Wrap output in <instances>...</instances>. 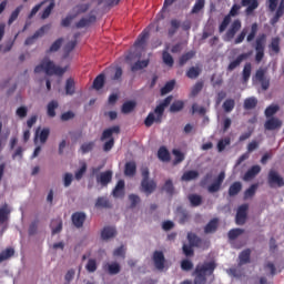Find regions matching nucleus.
<instances>
[{"label": "nucleus", "mask_w": 284, "mask_h": 284, "mask_svg": "<svg viewBox=\"0 0 284 284\" xmlns=\"http://www.w3.org/2000/svg\"><path fill=\"white\" fill-rule=\"evenodd\" d=\"M242 23L239 19L234 20L224 36V41H232L236 37V32L241 30Z\"/></svg>", "instance_id": "10"}, {"label": "nucleus", "mask_w": 284, "mask_h": 284, "mask_svg": "<svg viewBox=\"0 0 284 284\" xmlns=\"http://www.w3.org/2000/svg\"><path fill=\"white\" fill-rule=\"evenodd\" d=\"M142 192L150 196L156 190V182L154 180H142L141 182Z\"/></svg>", "instance_id": "14"}, {"label": "nucleus", "mask_w": 284, "mask_h": 284, "mask_svg": "<svg viewBox=\"0 0 284 284\" xmlns=\"http://www.w3.org/2000/svg\"><path fill=\"white\" fill-rule=\"evenodd\" d=\"M283 14H284V0H281L275 14L270 20L271 26H274L275 23L281 21V17H283Z\"/></svg>", "instance_id": "20"}, {"label": "nucleus", "mask_w": 284, "mask_h": 284, "mask_svg": "<svg viewBox=\"0 0 284 284\" xmlns=\"http://www.w3.org/2000/svg\"><path fill=\"white\" fill-rule=\"evenodd\" d=\"M283 126V121H281L278 118L272 116L264 123L265 130L274 131V130H281Z\"/></svg>", "instance_id": "13"}, {"label": "nucleus", "mask_w": 284, "mask_h": 284, "mask_svg": "<svg viewBox=\"0 0 284 284\" xmlns=\"http://www.w3.org/2000/svg\"><path fill=\"white\" fill-rule=\"evenodd\" d=\"M125 176H134L136 174V163L126 162L124 166Z\"/></svg>", "instance_id": "34"}, {"label": "nucleus", "mask_w": 284, "mask_h": 284, "mask_svg": "<svg viewBox=\"0 0 284 284\" xmlns=\"http://www.w3.org/2000/svg\"><path fill=\"white\" fill-rule=\"evenodd\" d=\"M149 37L150 31L143 30L142 33L138 37L136 41L134 42V48H143Z\"/></svg>", "instance_id": "24"}, {"label": "nucleus", "mask_w": 284, "mask_h": 284, "mask_svg": "<svg viewBox=\"0 0 284 284\" xmlns=\"http://www.w3.org/2000/svg\"><path fill=\"white\" fill-rule=\"evenodd\" d=\"M85 213L83 212H75L72 214L71 220L74 227L81 229L83 227V223H85Z\"/></svg>", "instance_id": "15"}, {"label": "nucleus", "mask_w": 284, "mask_h": 284, "mask_svg": "<svg viewBox=\"0 0 284 284\" xmlns=\"http://www.w3.org/2000/svg\"><path fill=\"white\" fill-rule=\"evenodd\" d=\"M241 6L246 8L245 12L250 16L256 10V8H258V0H242Z\"/></svg>", "instance_id": "16"}, {"label": "nucleus", "mask_w": 284, "mask_h": 284, "mask_svg": "<svg viewBox=\"0 0 284 284\" xmlns=\"http://www.w3.org/2000/svg\"><path fill=\"white\" fill-rule=\"evenodd\" d=\"M134 108H136V102H134V101H126L122 105V113L123 114H130V112L134 111Z\"/></svg>", "instance_id": "46"}, {"label": "nucleus", "mask_w": 284, "mask_h": 284, "mask_svg": "<svg viewBox=\"0 0 284 284\" xmlns=\"http://www.w3.org/2000/svg\"><path fill=\"white\" fill-rule=\"evenodd\" d=\"M278 110H280V108H278L277 104H275V105H270V106H267V108L265 109V116H266L267 119H270V116H271V119H272V115H273V114H276V112H278Z\"/></svg>", "instance_id": "61"}, {"label": "nucleus", "mask_w": 284, "mask_h": 284, "mask_svg": "<svg viewBox=\"0 0 284 284\" xmlns=\"http://www.w3.org/2000/svg\"><path fill=\"white\" fill-rule=\"evenodd\" d=\"M8 216H10V210L8 206L0 209V223H6L8 221Z\"/></svg>", "instance_id": "60"}, {"label": "nucleus", "mask_w": 284, "mask_h": 284, "mask_svg": "<svg viewBox=\"0 0 284 284\" xmlns=\"http://www.w3.org/2000/svg\"><path fill=\"white\" fill-rule=\"evenodd\" d=\"M216 266L215 261L199 263L193 272V284H207V276L211 277L209 283L215 281L214 270H216Z\"/></svg>", "instance_id": "1"}, {"label": "nucleus", "mask_w": 284, "mask_h": 284, "mask_svg": "<svg viewBox=\"0 0 284 284\" xmlns=\"http://www.w3.org/2000/svg\"><path fill=\"white\" fill-rule=\"evenodd\" d=\"M180 28H181V21H179L176 19H172L171 27L168 30L169 37H174V34H176V32L179 31Z\"/></svg>", "instance_id": "37"}, {"label": "nucleus", "mask_w": 284, "mask_h": 284, "mask_svg": "<svg viewBox=\"0 0 284 284\" xmlns=\"http://www.w3.org/2000/svg\"><path fill=\"white\" fill-rule=\"evenodd\" d=\"M101 236L103 241H108V239H114L116 236V229L113 226H104Z\"/></svg>", "instance_id": "22"}, {"label": "nucleus", "mask_w": 284, "mask_h": 284, "mask_svg": "<svg viewBox=\"0 0 284 284\" xmlns=\"http://www.w3.org/2000/svg\"><path fill=\"white\" fill-rule=\"evenodd\" d=\"M98 182L105 187L109 183H112V171L102 172L98 179Z\"/></svg>", "instance_id": "28"}, {"label": "nucleus", "mask_w": 284, "mask_h": 284, "mask_svg": "<svg viewBox=\"0 0 284 284\" xmlns=\"http://www.w3.org/2000/svg\"><path fill=\"white\" fill-rule=\"evenodd\" d=\"M52 28V24H44L39 30H37L32 37H29L24 41V45H32L34 43L36 39H39V37H43Z\"/></svg>", "instance_id": "11"}, {"label": "nucleus", "mask_w": 284, "mask_h": 284, "mask_svg": "<svg viewBox=\"0 0 284 284\" xmlns=\"http://www.w3.org/2000/svg\"><path fill=\"white\" fill-rule=\"evenodd\" d=\"M202 90H203V81L196 82L191 90V97H196Z\"/></svg>", "instance_id": "62"}, {"label": "nucleus", "mask_w": 284, "mask_h": 284, "mask_svg": "<svg viewBox=\"0 0 284 284\" xmlns=\"http://www.w3.org/2000/svg\"><path fill=\"white\" fill-rule=\"evenodd\" d=\"M257 174H261V166L260 165H253L244 174L243 181H252V179H256Z\"/></svg>", "instance_id": "19"}, {"label": "nucleus", "mask_w": 284, "mask_h": 284, "mask_svg": "<svg viewBox=\"0 0 284 284\" xmlns=\"http://www.w3.org/2000/svg\"><path fill=\"white\" fill-rule=\"evenodd\" d=\"M258 105V100L254 97L244 100V110H254Z\"/></svg>", "instance_id": "43"}, {"label": "nucleus", "mask_w": 284, "mask_h": 284, "mask_svg": "<svg viewBox=\"0 0 284 284\" xmlns=\"http://www.w3.org/2000/svg\"><path fill=\"white\" fill-rule=\"evenodd\" d=\"M61 45H63V38H59L58 40H55L50 49L48 50V52H59V50H61Z\"/></svg>", "instance_id": "59"}, {"label": "nucleus", "mask_w": 284, "mask_h": 284, "mask_svg": "<svg viewBox=\"0 0 284 284\" xmlns=\"http://www.w3.org/2000/svg\"><path fill=\"white\" fill-rule=\"evenodd\" d=\"M250 256H252V250L246 248L242 251L239 255L240 265H246V263H250Z\"/></svg>", "instance_id": "35"}, {"label": "nucleus", "mask_w": 284, "mask_h": 284, "mask_svg": "<svg viewBox=\"0 0 284 284\" xmlns=\"http://www.w3.org/2000/svg\"><path fill=\"white\" fill-rule=\"evenodd\" d=\"M236 105V102L234 101V99H226L222 105L224 112H232V110H234Z\"/></svg>", "instance_id": "51"}, {"label": "nucleus", "mask_w": 284, "mask_h": 284, "mask_svg": "<svg viewBox=\"0 0 284 284\" xmlns=\"http://www.w3.org/2000/svg\"><path fill=\"white\" fill-rule=\"evenodd\" d=\"M12 256H14V248H6L0 253V263H3V261H8V258H12Z\"/></svg>", "instance_id": "44"}, {"label": "nucleus", "mask_w": 284, "mask_h": 284, "mask_svg": "<svg viewBox=\"0 0 284 284\" xmlns=\"http://www.w3.org/2000/svg\"><path fill=\"white\" fill-rule=\"evenodd\" d=\"M267 41V36L265 33L260 34L255 40V61L261 63L265 57V43Z\"/></svg>", "instance_id": "5"}, {"label": "nucleus", "mask_w": 284, "mask_h": 284, "mask_svg": "<svg viewBox=\"0 0 284 284\" xmlns=\"http://www.w3.org/2000/svg\"><path fill=\"white\" fill-rule=\"evenodd\" d=\"M57 109H59V101L52 100L47 105V114L50 119H54L57 116Z\"/></svg>", "instance_id": "23"}, {"label": "nucleus", "mask_w": 284, "mask_h": 284, "mask_svg": "<svg viewBox=\"0 0 284 284\" xmlns=\"http://www.w3.org/2000/svg\"><path fill=\"white\" fill-rule=\"evenodd\" d=\"M97 21V16H89L88 18H82L79 20V22L75 23V28H88L90 23H94Z\"/></svg>", "instance_id": "26"}, {"label": "nucleus", "mask_w": 284, "mask_h": 284, "mask_svg": "<svg viewBox=\"0 0 284 284\" xmlns=\"http://www.w3.org/2000/svg\"><path fill=\"white\" fill-rule=\"evenodd\" d=\"M150 65V60H139L131 67L132 72H139V70H143Z\"/></svg>", "instance_id": "41"}, {"label": "nucleus", "mask_w": 284, "mask_h": 284, "mask_svg": "<svg viewBox=\"0 0 284 284\" xmlns=\"http://www.w3.org/2000/svg\"><path fill=\"white\" fill-rule=\"evenodd\" d=\"M267 184L270 187H284V179L278 172L271 170L267 175Z\"/></svg>", "instance_id": "6"}, {"label": "nucleus", "mask_w": 284, "mask_h": 284, "mask_svg": "<svg viewBox=\"0 0 284 284\" xmlns=\"http://www.w3.org/2000/svg\"><path fill=\"white\" fill-rule=\"evenodd\" d=\"M174 98L172 95L166 97L159 105L155 106L154 112H150L144 120L145 128H152L154 123H163V114L165 109L172 103Z\"/></svg>", "instance_id": "2"}, {"label": "nucleus", "mask_w": 284, "mask_h": 284, "mask_svg": "<svg viewBox=\"0 0 284 284\" xmlns=\"http://www.w3.org/2000/svg\"><path fill=\"white\" fill-rule=\"evenodd\" d=\"M230 23H232V18H230V16H225L223 21L219 26V32L220 33L225 32V30H227V26H230Z\"/></svg>", "instance_id": "57"}, {"label": "nucleus", "mask_w": 284, "mask_h": 284, "mask_svg": "<svg viewBox=\"0 0 284 284\" xmlns=\"http://www.w3.org/2000/svg\"><path fill=\"white\" fill-rule=\"evenodd\" d=\"M219 230V219L211 220L204 227L205 234H214Z\"/></svg>", "instance_id": "27"}, {"label": "nucleus", "mask_w": 284, "mask_h": 284, "mask_svg": "<svg viewBox=\"0 0 284 284\" xmlns=\"http://www.w3.org/2000/svg\"><path fill=\"white\" fill-rule=\"evenodd\" d=\"M121 132V128L119 125L111 126L102 132L101 141H106L103 145L104 152H110L114 148V138H112V134H119Z\"/></svg>", "instance_id": "4"}, {"label": "nucleus", "mask_w": 284, "mask_h": 284, "mask_svg": "<svg viewBox=\"0 0 284 284\" xmlns=\"http://www.w3.org/2000/svg\"><path fill=\"white\" fill-rule=\"evenodd\" d=\"M204 8H205V0H196L191 10V13L199 14V12H201V10Z\"/></svg>", "instance_id": "55"}, {"label": "nucleus", "mask_w": 284, "mask_h": 284, "mask_svg": "<svg viewBox=\"0 0 284 284\" xmlns=\"http://www.w3.org/2000/svg\"><path fill=\"white\" fill-rule=\"evenodd\" d=\"M250 77H252V63L246 62L242 71L243 83H247V81H250Z\"/></svg>", "instance_id": "36"}, {"label": "nucleus", "mask_w": 284, "mask_h": 284, "mask_svg": "<svg viewBox=\"0 0 284 284\" xmlns=\"http://www.w3.org/2000/svg\"><path fill=\"white\" fill-rule=\"evenodd\" d=\"M158 159L164 163H168L170 161V151H168L165 146H161L158 151Z\"/></svg>", "instance_id": "38"}, {"label": "nucleus", "mask_w": 284, "mask_h": 284, "mask_svg": "<svg viewBox=\"0 0 284 284\" xmlns=\"http://www.w3.org/2000/svg\"><path fill=\"white\" fill-rule=\"evenodd\" d=\"M174 85H176V81L171 80L164 84V87L161 89L162 97L165 94H170L172 90H174Z\"/></svg>", "instance_id": "48"}, {"label": "nucleus", "mask_w": 284, "mask_h": 284, "mask_svg": "<svg viewBox=\"0 0 284 284\" xmlns=\"http://www.w3.org/2000/svg\"><path fill=\"white\" fill-rule=\"evenodd\" d=\"M268 49L270 52H273V54H278V52H281V38H272Z\"/></svg>", "instance_id": "25"}, {"label": "nucleus", "mask_w": 284, "mask_h": 284, "mask_svg": "<svg viewBox=\"0 0 284 284\" xmlns=\"http://www.w3.org/2000/svg\"><path fill=\"white\" fill-rule=\"evenodd\" d=\"M104 271L108 272L111 276H115V274H120L121 264L118 262L108 263L103 266Z\"/></svg>", "instance_id": "18"}, {"label": "nucleus", "mask_w": 284, "mask_h": 284, "mask_svg": "<svg viewBox=\"0 0 284 284\" xmlns=\"http://www.w3.org/2000/svg\"><path fill=\"white\" fill-rule=\"evenodd\" d=\"M231 140L230 138H225L223 140H220L217 142V152H223V150H225V148H227V145H230Z\"/></svg>", "instance_id": "63"}, {"label": "nucleus", "mask_w": 284, "mask_h": 284, "mask_svg": "<svg viewBox=\"0 0 284 284\" xmlns=\"http://www.w3.org/2000/svg\"><path fill=\"white\" fill-rule=\"evenodd\" d=\"M95 207L108 210V209L112 207V204L110 203V200H108V197L100 196L97 199Z\"/></svg>", "instance_id": "33"}, {"label": "nucleus", "mask_w": 284, "mask_h": 284, "mask_svg": "<svg viewBox=\"0 0 284 284\" xmlns=\"http://www.w3.org/2000/svg\"><path fill=\"white\" fill-rule=\"evenodd\" d=\"M123 190H125V181L119 180L115 187L113 189V196L115 199H119L120 196H123Z\"/></svg>", "instance_id": "30"}, {"label": "nucleus", "mask_w": 284, "mask_h": 284, "mask_svg": "<svg viewBox=\"0 0 284 284\" xmlns=\"http://www.w3.org/2000/svg\"><path fill=\"white\" fill-rule=\"evenodd\" d=\"M189 201H190L192 207H199V205H201V203H203V197H201V195H199V194H190Z\"/></svg>", "instance_id": "47"}, {"label": "nucleus", "mask_w": 284, "mask_h": 284, "mask_svg": "<svg viewBox=\"0 0 284 284\" xmlns=\"http://www.w3.org/2000/svg\"><path fill=\"white\" fill-rule=\"evenodd\" d=\"M74 92H75L74 79L69 78L67 79V82H65V94H68L69 97H72Z\"/></svg>", "instance_id": "42"}, {"label": "nucleus", "mask_w": 284, "mask_h": 284, "mask_svg": "<svg viewBox=\"0 0 284 284\" xmlns=\"http://www.w3.org/2000/svg\"><path fill=\"white\" fill-rule=\"evenodd\" d=\"M21 10H23V6H19L14 9V11H12L8 20V26H12V23H14V20L19 19V14H21Z\"/></svg>", "instance_id": "50"}, {"label": "nucleus", "mask_w": 284, "mask_h": 284, "mask_svg": "<svg viewBox=\"0 0 284 284\" xmlns=\"http://www.w3.org/2000/svg\"><path fill=\"white\" fill-rule=\"evenodd\" d=\"M199 179V171L190 170L182 174L181 181L190 182V181H196Z\"/></svg>", "instance_id": "29"}, {"label": "nucleus", "mask_w": 284, "mask_h": 284, "mask_svg": "<svg viewBox=\"0 0 284 284\" xmlns=\"http://www.w3.org/2000/svg\"><path fill=\"white\" fill-rule=\"evenodd\" d=\"M196 57L195 51H187L186 53L182 54L181 58L179 59V65L180 68H183L187 61H191V59H194Z\"/></svg>", "instance_id": "31"}, {"label": "nucleus", "mask_w": 284, "mask_h": 284, "mask_svg": "<svg viewBox=\"0 0 284 284\" xmlns=\"http://www.w3.org/2000/svg\"><path fill=\"white\" fill-rule=\"evenodd\" d=\"M173 154L175 156L173 165H179V163H183V161H185V155L180 150H173Z\"/></svg>", "instance_id": "58"}, {"label": "nucleus", "mask_w": 284, "mask_h": 284, "mask_svg": "<svg viewBox=\"0 0 284 284\" xmlns=\"http://www.w3.org/2000/svg\"><path fill=\"white\" fill-rule=\"evenodd\" d=\"M267 73V69L260 68L255 72L254 79L261 83L262 90L267 91L270 90V78H266L265 74Z\"/></svg>", "instance_id": "7"}, {"label": "nucleus", "mask_w": 284, "mask_h": 284, "mask_svg": "<svg viewBox=\"0 0 284 284\" xmlns=\"http://www.w3.org/2000/svg\"><path fill=\"white\" fill-rule=\"evenodd\" d=\"M256 190H258V183L252 184L244 192V199H252L256 194Z\"/></svg>", "instance_id": "53"}, {"label": "nucleus", "mask_w": 284, "mask_h": 284, "mask_svg": "<svg viewBox=\"0 0 284 284\" xmlns=\"http://www.w3.org/2000/svg\"><path fill=\"white\" fill-rule=\"evenodd\" d=\"M105 85V74L100 73L93 81L94 90H101Z\"/></svg>", "instance_id": "40"}, {"label": "nucleus", "mask_w": 284, "mask_h": 284, "mask_svg": "<svg viewBox=\"0 0 284 284\" xmlns=\"http://www.w3.org/2000/svg\"><path fill=\"white\" fill-rule=\"evenodd\" d=\"M50 227H51V234L53 236L54 234L61 233V230H63V221L61 220V217L52 220Z\"/></svg>", "instance_id": "21"}, {"label": "nucleus", "mask_w": 284, "mask_h": 284, "mask_svg": "<svg viewBox=\"0 0 284 284\" xmlns=\"http://www.w3.org/2000/svg\"><path fill=\"white\" fill-rule=\"evenodd\" d=\"M247 210H250V205L247 204H242L239 206L235 216L236 225H245V221H247Z\"/></svg>", "instance_id": "9"}, {"label": "nucleus", "mask_w": 284, "mask_h": 284, "mask_svg": "<svg viewBox=\"0 0 284 284\" xmlns=\"http://www.w3.org/2000/svg\"><path fill=\"white\" fill-rule=\"evenodd\" d=\"M187 241H189L190 245L193 246V247H201V245L203 243V240H201V237H199L194 233H189L187 234Z\"/></svg>", "instance_id": "32"}, {"label": "nucleus", "mask_w": 284, "mask_h": 284, "mask_svg": "<svg viewBox=\"0 0 284 284\" xmlns=\"http://www.w3.org/2000/svg\"><path fill=\"white\" fill-rule=\"evenodd\" d=\"M183 108H185V102H183L182 100H176L171 104L170 112L172 113L181 112Z\"/></svg>", "instance_id": "45"}, {"label": "nucleus", "mask_w": 284, "mask_h": 284, "mask_svg": "<svg viewBox=\"0 0 284 284\" xmlns=\"http://www.w3.org/2000/svg\"><path fill=\"white\" fill-rule=\"evenodd\" d=\"M225 181V171L220 172L217 178L214 180V182L207 186V192L210 194H214L216 192L221 191V186L223 185V182Z\"/></svg>", "instance_id": "8"}, {"label": "nucleus", "mask_w": 284, "mask_h": 284, "mask_svg": "<svg viewBox=\"0 0 284 284\" xmlns=\"http://www.w3.org/2000/svg\"><path fill=\"white\" fill-rule=\"evenodd\" d=\"M41 72H45L49 77L55 74L57 77H63L65 72H68V67L61 68L57 67L50 58H44L40 64L34 68L36 74H41Z\"/></svg>", "instance_id": "3"}, {"label": "nucleus", "mask_w": 284, "mask_h": 284, "mask_svg": "<svg viewBox=\"0 0 284 284\" xmlns=\"http://www.w3.org/2000/svg\"><path fill=\"white\" fill-rule=\"evenodd\" d=\"M162 190H164L169 196H174V184L172 183V180H166Z\"/></svg>", "instance_id": "56"}, {"label": "nucleus", "mask_w": 284, "mask_h": 284, "mask_svg": "<svg viewBox=\"0 0 284 284\" xmlns=\"http://www.w3.org/2000/svg\"><path fill=\"white\" fill-rule=\"evenodd\" d=\"M163 63L168 65L169 68H172L174 65V58H172V54L168 51H163L162 53Z\"/></svg>", "instance_id": "54"}, {"label": "nucleus", "mask_w": 284, "mask_h": 284, "mask_svg": "<svg viewBox=\"0 0 284 284\" xmlns=\"http://www.w3.org/2000/svg\"><path fill=\"white\" fill-rule=\"evenodd\" d=\"M241 190H243V184L241 182H234L230 187H229V196H236Z\"/></svg>", "instance_id": "39"}, {"label": "nucleus", "mask_w": 284, "mask_h": 284, "mask_svg": "<svg viewBox=\"0 0 284 284\" xmlns=\"http://www.w3.org/2000/svg\"><path fill=\"white\" fill-rule=\"evenodd\" d=\"M153 263L158 270H165V255L161 251H154Z\"/></svg>", "instance_id": "12"}, {"label": "nucleus", "mask_w": 284, "mask_h": 284, "mask_svg": "<svg viewBox=\"0 0 284 284\" xmlns=\"http://www.w3.org/2000/svg\"><path fill=\"white\" fill-rule=\"evenodd\" d=\"M248 58H250V53L240 54L234 61L230 62L227 67L229 72L236 70V68H239V65H241V63H243V61H245V59H248Z\"/></svg>", "instance_id": "17"}, {"label": "nucleus", "mask_w": 284, "mask_h": 284, "mask_svg": "<svg viewBox=\"0 0 284 284\" xmlns=\"http://www.w3.org/2000/svg\"><path fill=\"white\" fill-rule=\"evenodd\" d=\"M200 74H201V69L199 67H191L186 71L187 79H199Z\"/></svg>", "instance_id": "49"}, {"label": "nucleus", "mask_w": 284, "mask_h": 284, "mask_svg": "<svg viewBox=\"0 0 284 284\" xmlns=\"http://www.w3.org/2000/svg\"><path fill=\"white\" fill-rule=\"evenodd\" d=\"M245 230L243 229H233L229 231L227 236L230 241H236V239H239V236H241V234H243Z\"/></svg>", "instance_id": "52"}, {"label": "nucleus", "mask_w": 284, "mask_h": 284, "mask_svg": "<svg viewBox=\"0 0 284 284\" xmlns=\"http://www.w3.org/2000/svg\"><path fill=\"white\" fill-rule=\"evenodd\" d=\"M97 260L94 258H90L85 265V270L90 273H94V271L97 270Z\"/></svg>", "instance_id": "64"}]
</instances>
